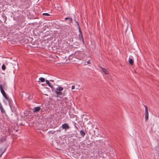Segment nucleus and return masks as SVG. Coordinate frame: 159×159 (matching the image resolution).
Listing matches in <instances>:
<instances>
[{
	"label": "nucleus",
	"mask_w": 159,
	"mask_h": 159,
	"mask_svg": "<svg viewBox=\"0 0 159 159\" xmlns=\"http://www.w3.org/2000/svg\"><path fill=\"white\" fill-rule=\"evenodd\" d=\"M76 23L77 24V27L79 29V31L80 33L79 34V39L80 40H82V42L84 44V39L83 36V35L80 28V26L79 24L78 21H76Z\"/></svg>",
	"instance_id": "1"
},
{
	"label": "nucleus",
	"mask_w": 159,
	"mask_h": 159,
	"mask_svg": "<svg viewBox=\"0 0 159 159\" xmlns=\"http://www.w3.org/2000/svg\"><path fill=\"white\" fill-rule=\"evenodd\" d=\"M75 57L77 59L81 60L83 58L84 54L81 51H76L75 52Z\"/></svg>",
	"instance_id": "2"
},
{
	"label": "nucleus",
	"mask_w": 159,
	"mask_h": 159,
	"mask_svg": "<svg viewBox=\"0 0 159 159\" xmlns=\"http://www.w3.org/2000/svg\"><path fill=\"white\" fill-rule=\"evenodd\" d=\"M145 108V121L147 122L148 119V109L147 106L146 105H144Z\"/></svg>",
	"instance_id": "3"
},
{
	"label": "nucleus",
	"mask_w": 159,
	"mask_h": 159,
	"mask_svg": "<svg viewBox=\"0 0 159 159\" xmlns=\"http://www.w3.org/2000/svg\"><path fill=\"white\" fill-rule=\"evenodd\" d=\"M0 89L1 91V93H2L3 96L4 97V98L7 100H8V98L7 96V95L5 93L4 89L3 87L1 84L0 85Z\"/></svg>",
	"instance_id": "4"
},
{
	"label": "nucleus",
	"mask_w": 159,
	"mask_h": 159,
	"mask_svg": "<svg viewBox=\"0 0 159 159\" xmlns=\"http://www.w3.org/2000/svg\"><path fill=\"white\" fill-rule=\"evenodd\" d=\"M61 127L63 129H64L65 130H66V129H68L70 128V126H69L68 124L66 123L63 124L62 125Z\"/></svg>",
	"instance_id": "5"
},
{
	"label": "nucleus",
	"mask_w": 159,
	"mask_h": 159,
	"mask_svg": "<svg viewBox=\"0 0 159 159\" xmlns=\"http://www.w3.org/2000/svg\"><path fill=\"white\" fill-rule=\"evenodd\" d=\"M56 93L57 94V97H61V96H64L65 95V93H62L61 92H56Z\"/></svg>",
	"instance_id": "6"
},
{
	"label": "nucleus",
	"mask_w": 159,
	"mask_h": 159,
	"mask_svg": "<svg viewBox=\"0 0 159 159\" xmlns=\"http://www.w3.org/2000/svg\"><path fill=\"white\" fill-rule=\"evenodd\" d=\"M41 109V108L39 107H34L33 110V112H36L39 111Z\"/></svg>",
	"instance_id": "7"
},
{
	"label": "nucleus",
	"mask_w": 159,
	"mask_h": 159,
	"mask_svg": "<svg viewBox=\"0 0 159 159\" xmlns=\"http://www.w3.org/2000/svg\"><path fill=\"white\" fill-rule=\"evenodd\" d=\"M0 109L1 110V112L2 114H5V111L4 110L3 106H2V105L0 103Z\"/></svg>",
	"instance_id": "8"
},
{
	"label": "nucleus",
	"mask_w": 159,
	"mask_h": 159,
	"mask_svg": "<svg viewBox=\"0 0 159 159\" xmlns=\"http://www.w3.org/2000/svg\"><path fill=\"white\" fill-rule=\"evenodd\" d=\"M46 84L50 87H51V88L52 89V90L53 89H54V87L53 86H52L51 84V83H50V82L47 80H46Z\"/></svg>",
	"instance_id": "9"
},
{
	"label": "nucleus",
	"mask_w": 159,
	"mask_h": 159,
	"mask_svg": "<svg viewBox=\"0 0 159 159\" xmlns=\"http://www.w3.org/2000/svg\"><path fill=\"white\" fill-rule=\"evenodd\" d=\"M63 88L62 87H59L56 89V90L55 91V92H61V91L63 90Z\"/></svg>",
	"instance_id": "10"
},
{
	"label": "nucleus",
	"mask_w": 159,
	"mask_h": 159,
	"mask_svg": "<svg viewBox=\"0 0 159 159\" xmlns=\"http://www.w3.org/2000/svg\"><path fill=\"white\" fill-rule=\"evenodd\" d=\"M100 68L102 69V71L105 74H108L107 71L105 68H102L101 67H100Z\"/></svg>",
	"instance_id": "11"
},
{
	"label": "nucleus",
	"mask_w": 159,
	"mask_h": 159,
	"mask_svg": "<svg viewBox=\"0 0 159 159\" xmlns=\"http://www.w3.org/2000/svg\"><path fill=\"white\" fill-rule=\"evenodd\" d=\"M129 63L131 66L134 64V61L132 59H130V58H129Z\"/></svg>",
	"instance_id": "12"
},
{
	"label": "nucleus",
	"mask_w": 159,
	"mask_h": 159,
	"mask_svg": "<svg viewBox=\"0 0 159 159\" xmlns=\"http://www.w3.org/2000/svg\"><path fill=\"white\" fill-rule=\"evenodd\" d=\"M6 141V137H2L0 139V143H2Z\"/></svg>",
	"instance_id": "13"
},
{
	"label": "nucleus",
	"mask_w": 159,
	"mask_h": 159,
	"mask_svg": "<svg viewBox=\"0 0 159 159\" xmlns=\"http://www.w3.org/2000/svg\"><path fill=\"white\" fill-rule=\"evenodd\" d=\"M80 134L82 137H84L85 135V132L83 130H81L80 131Z\"/></svg>",
	"instance_id": "14"
},
{
	"label": "nucleus",
	"mask_w": 159,
	"mask_h": 159,
	"mask_svg": "<svg viewBox=\"0 0 159 159\" xmlns=\"http://www.w3.org/2000/svg\"><path fill=\"white\" fill-rule=\"evenodd\" d=\"M39 80L41 82H45V79L44 78L41 77L39 78Z\"/></svg>",
	"instance_id": "15"
},
{
	"label": "nucleus",
	"mask_w": 159,
	"mask_h": 159,
	"mask_svg": "<svg viewBox=\"0 0 159 159\" xmlns=\"http://www.w3.org/2000/svg\"><path fill=\"white\" fill-rule=\"evenodd\" d=\"M72 123L75 126V129H78V128L77 127V126H76L77 124L76 123H75V122H73V121L72 122Z\"/></svg>",
	"instance_id": "16"
},
{
	"label": "nucleus",
	"mask_w": 159,
	"mask_h": 159,
	"mask_svg": "<svg viewBox=\"0 0 159 159\" xmlns=\"http://www.w3.org/2000/svg\"><path fill=\"white\" fill-rule=\"evenodd\" d=\"M74 44L76 46H79V44L78 42H75L74 43Z\"/></svg>",
	"instance_id": "17"
},
{
	"label": "nucleus",
	"mask_w": 159,
	"mask_h": 159,
	"mask_svg": "<svg viewBox=\"0 0 159 159\" xmlns=\"http://www.w3.org/2000/svg\"><path fill=\"white\" fill-rule=\"evenodd\" d=\"M54 133H55L54 131H50L48 132V134H49L50 135V134H53Z\"/></svg>",
	"instance_id": "18"
},
{
	"label": "nucleus",
	"mask_w": 159,
	"mask_h": 159,
	"mask_svg": "<svg viewBox=\"0 0 159 159\" xmlns=\"http://www.w3.org/2000/svg\"><path fill=\"white\" fill-rule=\"evenodd\" d=\"M2 69L3 70H5L6 69V66L4 64H3L2 66Z\"/></svg>",
	"instance_id": "19"
},
{
	"label": "nucleus",
	"mask_w": 159,
	"mask_h": 159,
	"mask_svg": "<svg viewBox=\"0 0 159 159\" xmlns=\"http://www.w3.org/2000/svg\"><path fill=\"white\" fill-rule=\"evenodd\" d=\"M42 15L43 16H50V15L48 13H43L42 14Z\"/></svg>",
	"instance_id": "20"
},
{
	"label": "nucleus",
	"mask_w": 159,
	"mask_h": 159,
	"mask_svg": "<svg viewBox=\"0 0 159 159\" xmlns=\"http://www.w3.org/2000/svg\"><path fill=\"white\" fill-rule=\"evenodd\" d=\"M69 21L71 23L72 22V19L71 18H69Z\"/></svg>",
	"instance_id": "21"
},
{
	"label": "nucleus",
	"mask_w": 159,
	"mask_h": 159,
	"mask_svg": "<svg viewBox=\"0 0 159 159\" xmlns=\"http://www.w3.org/2000/svg\"><path fill=\"white\" fill-rule=\"evenodd\" d=\"M6 150V149H5L1 153V154L0 155V157L1 156L2 154Z\"/></svg>",
	"instance_id": "22"
},
{
	"label": "nucleus",
	"mask_w": 159,
	"mask_h": 159,
	"mask_svg": "<svg viewBox=\"0 0 159 159\" xmlns=\"http://www.w3.org/2000/svg\"><path fill=\"white\" fill-rule=\"evenodd\" d=\"M75 89V86L74 85H72L71 87V89Z\"/></svg>",
	"instance_id": "23"
},
{
	"label": "nucleus",
	"mask_w": 159,
	"mask_h": 159,
	"mask_svg": "<svg viewBox=\"0 0 159 159\" xmlns=\"http://www.w3.org/2000/svg\"><path fill=\"white\" fill-rule=\"evenodd\" d=\"M90 60H89L87 61V64H90Z\"/></svg>",
	"instance_id": "24"
},
{
	"label": "nucleus",
	"mask_w": 159,
	"mask_h": 159,
	"mask_svg": "<svg viewBox=\"0 0 159 159\" xmlns=\"http://www.w3.org/2000/svg\"><path fill=\"white\" fill-rule=\"evenodd\" d=\"M69 19V18H68V17H66V18H65V20H67Z\"/></svg>",
	"instance_id": "25"
},
{
	"label": "nucleus",
	"mask_w": 159,
	"mask_h": 159,
	"mask_svg": "<svg viewBox=\"0 0 159 159\" xmlns=\"http://www.w3.org/2000/svg\"><path fill=\"white\" fill-rule=\"evenodd\" d=\"M6 85V84L5 83H4L3 85V86L4 87Z\"/></svg>",
	"instance_id": "26"
},
{
	"label": "nucleus",
	"mask_w": 159,
	"mask_h": 159,
	"mask_svg": "<svg viewBox=\"0 0 159 159\" xmlns=\"http://www.w3.org/2000/svg\"><path fill=\"white\" fill-rule=\"evenodd\" d=\"M60 132V130H57V131H56V132Z\"/></svg>",
	"instance_id": "27"
}]
</instances>
